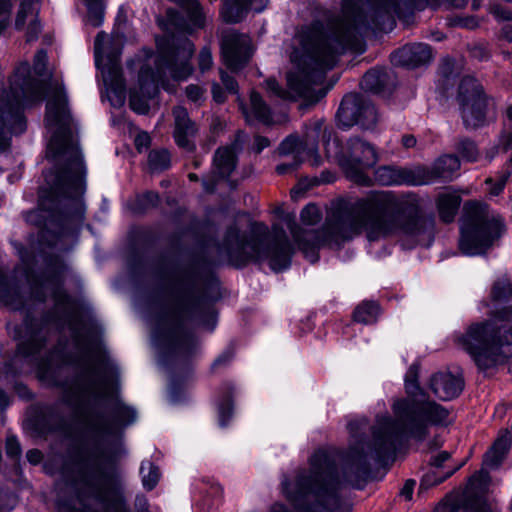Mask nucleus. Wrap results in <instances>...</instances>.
Masks as SVG:
<instances>
[{
    "label": "nucleus",
    "mask_w": 512,
    "mask_h": 512,
    "mask_svg": "<svg viewBox=\"0 0 512 512\" xmlns=\"http://www.w3.org/2000/svg\"><path fill=\"white\" fill-rule=\"evenodd\" d=\"M285 221L298 248L312 263L318 259L316 251L320 246L339 245L362 231L375 241L396 234L430 237L435 227L434 218L422 213L418 197L398 196L391 191H373L357 199L349 209L328 218L318 233L302 231L294 217L287 216Z\"/></svg>",
    "instance_id": "f257e3e1"
},
{
    "label": "nucleus",
    "mask_w": 512,
    "mask_h": 512,
    "mask_svg": "<svg viewBox=\"0 0 512 512\" xmlns=\"http://www.w3.org/2000/svg\"><path fill=\"white\" fill-rule=\"evenodd\" d=\"M405 389L409 398L397 399L392 405L394 419L378 417L372 429V444L365 442L367 420L359 418L348 423L350 445L341 458L343 480L352 485L367 475L369 459L382 457L393 451L405 437L423 440L430 426L446 425L450 412L441 404L425 399L418 384V367L409 368L405 377Z\"/></svg>",
    "instance_id": "f03ea898"
},
{
    "label": "nucleus",
    "mask_w": 512,
    "mask_h": 512,
    "mask_svg": "<svg viewBox=\"0 0 512 512\" xmlns=\"http://www.w3.org/2000/svg\"><path fill=\"white\" fill-rule=\"evenodd\" d=\"M45 122L51 133L46 156L54 162L55 168L44 175L40 207L48 211L59 210L67 220L80 224L85 214L86 167L75 136L67 96L58 83L50 87Z\"/></svg>",
    "instance_id": "7ed1b4c3"
},
{
    "label": "nucleus",
    "mask_w": 512,
    "mask_h": 512,
    "mask_svg": "<svg viewBox=\"0 0 512 512\" xmlns=\"http://www.w3.org/2000/svg\"><path fill=\"white\" fill-rule=\"evenodd\" d=\"M367 16L358 7L345 2L342 17L334 20L326 31L320 22L302 27L294 37L290 55L292 68L287 73L288 91L275 79L266 81L267 89L282 98L302 97L317 101L314 87L321 84L325 73L336 64L337 57L357 42L362 26H367ZM320 95V97H322Z\"/></svg>",
    "instance_id": "20e7f679"
},
{
    "label": "nucleus",
    "mask_w": 512,
    "mask_h": 512,
    "mask_svg": "<svg viewBox=\"0 0 512 512\" xmlns=\"http://www.w3.org/2000/svg\"><path fill=\"white\" fill-rule=\"evenodd\" d=\"M489 299L494 305H504L491 313L489 319L469 324L455 336L456 345L465 351L479 370L494 369L506 362L512 348V280L497 276L490 286Z\"/></svg>",
    "instance_id": "39448f33"
},
{
    "label": "nucleus",
    "mask_w": 512,
    "mask_h": 512,
    "mask_svg": "<svg viewBox=\"0 0 512 512\" xmlns=\"http://www.w3.org/2000/svg\"><path fill=\"white\" fill-rule=\"evenodd\" d=\"M157 48L158 54L154 59L155 71L142 67L138 77V88L130 90V107L139 114L148 112V100L155 95L158 84L162 83L166 76L183 80L193 72L190 59L194 53V45L189 39H157Z\"/></svg>",
    "instance_id": "423d86ee"
},
{
    "label": "nucleus",
    "mask_w": 512,
    "mask_h": 512,
    "mask_svg": "<svg viewBox=\"0 0 512 512\" xmlns=\"http://www.w3.org/2000/svg\"><path fill=\"white\" fill-rule=\"evenodd\" d=\"M274 241L267 244V228L254 224L249 237L240 234L236 225L230 226L225 234L222 249L235 265H244L248 261L268 260L272 270L278 272L289 267L292 247L283 229L273 227Z\"/></svg>",
    "instance_id": "0eeeda50"
},
{
    "label": "nucleus",
    "mask_w": 512,
    "mask_h": 512,
    "mask_svg": "<svg viewBox=\"0 0 512 512\" xmlns=\"http://www.w3.org/2000/svg\"><path fill=\"white\" fill-rule=\"evenodd\" d=\"M338 485L335 465L324 451H318L311 457L309 471L297 472L292 482L282 480L285 496L294 503L308 502L311 512L334 508L338 503Z\"/></svg>",
    "instance_id": "6e6552de"
},
{
    "label": "nucleus",
    "mask_w": 512,
    "mask_h": 512,
    "mask_svg": "<svg viewBox=\"0 0 512 512\" xmlns=\"http://www.w3.org/2000/svg\"><path fill=\"white\" fill-rule=\"evenodd\" d=\"M44 79L31 75L28 63H21L10 78L9 91L0 94V151L10 145L11 134H21L26 129L23 108L41 102L45 97Z\"/></svg>",
    "instance_id": "1a4fd4ad"
},
{
    "label": "nucleus",
    "mask_w": 512,
    "mask_h": 512,
    "mask_svg": "<svg viewBox=\"0 0 512 512\" xmlns=\"http://www.w3.org/2000/svg\"><path fill=\"white\" fill-rule=\"evenodd\" d=\"M465 218L461 227L460 250L469 256L485 253L503 233L501 217L480 202L464 206Z\"/></svg>",
    "instance_id": "9d476101"
},
{
    "label": "nucleus",
    "mask_w": 512,
    "mask_h": 512,
    "mask_svg": "<svg viewBox=\"0 0 512 512\" xmlns=\"http://www.w3.org/2000/svg\"><path fill=\"white\" fill-rule=\"evenodd\" d=\"M108 372L114 374L117 369L105 355L99 354L90 364L87 375L73 381L70 385L63 384V386H66L68 397L75 398L77 401L90 397H111L115 389L107 378Z\"/></svg>",
    "instance_id": "9b49d317"
},
{
    "label": "nucleus",
    "mask_w": 512,
    "mask_h": 512,
    "mask_svg": "<svg viewBox=\"0 0 512 512\" xmlns=\"http://www.w3.org/2000/svg\"><path fill=\"white\" fill-rule=\"evenodd\" d=\"M378 159V153L372 144L358 137H352L342 149L339 162L351 181L368 186L371 184V179L366 172L376 165Z\"/></svg>",
    "instance_id": "f8f14e48"
},
{
    "label": "nucleus",
    "mask_w": 512,
    "mask_h": 512,
    "mask_svg": "<svg viewBox=\"0 0 512 512\" xmlns=\"http://www.w3.org/2000/svg\"><path fill=\"white\" fill-rule=\"evenodd\" d=\"M321 138L327 154L329 155V145L331 131L324 126L322 121H315L307 127L304 138L299 140L296 136L286 137L278 147V153L282 156L293 155V158L304 160L307 156L311 166H319L321 157L318 154L317 140Z\"/></svg>",
    "instance_id": "ddd939ff"
},
{
    "label": "nucleus",
    "mask_w": 512,
    "mask_h": 512,
    "mask_svg": "<svg viewBox=\"0 0 512 512\" xmlns=\"http://www.w3.org/2000/svg\"><path fill=\"white\" fill-rule=\"evenodd\" d=\"M457 101L464 125L475 129L485 123L487 101L481 84L473 77H464L459 85Z\"/></svg>",
    "instance_id": "4468645a"
},
{
    "label": "nucleus",
    "mask_w": 512,
    "mask_h": 512,
    "mask_svg": "<svg viewBox=\"0 0 512 512\" xmlns=\"http://www.w3.org/2000/svg\"><path fill=\"white\" fill-rule=\"evenodd\" d=\"M83 480L107 512H129L124 496L112 485L110 476L99 465L87 463Z\"/></svg>",
    "instance_id": "2eb2a0df"
},
{
    "label": "nucleus",
    "mask_w": 512,
    "mask_h": 512,
    "mask_svg": "<svg viewBox=\"0 0 512 512\" xmlns=\"http://www.w3.org/2000/svg\"><path fill=\"white\" fill-rule=\"evenodd\" d=\"M106 38L107 35L104 32H99L95 38V62L96 66L102 71L107 90L115 95L117 104L122 105L125 100V84L121 74L119 53L114 55L104 53Z\"/></svg>",
    "instance_id": "dca6fc26"
},
{
    "label": "nucleus",
    "mask_w": 512,
    "mask_h": 512,
    "mask_svg": "<svg viewBox=\"0 0 512 512\" xmlns=\"http://www.w3.org/2000/svg\"><path fill=\"white\" fill-rule=\"evenodd\" d=\"M221 49L224 62L231 70L242 68L252 55L250 38L235 31H226L223 34Z\"/></svg>",
    "instance_id": "f3484780"
},
{
    "label": "nucleus",
    "mask_w": 512,
    "mask_h": 512,
    "mask_svg": "<svg viewBox=\"0 0 512 512\" xmlns=\"http://www.w3.org/2000/svg\"><path fill=\"white\" fill-rule=\"evenodd\" d=\"M460 168V161L455 155H443L431 166H417L415 173L421 180L420 185L430 184L438 179L451 180Z\"/></svg>",
    "instance_id": "a211bd4d"
},
{
    "label": "nucleus",
    "mask_w": 512,
    "mask_h": 512,
    "mask_svg": "<svg viewBox=\"0 0 512 512\" xmlns=\"http://www.w3.org/2000/svg\"><path fill=\"white\" fill-rule=\"evenodd\" d=\"M243 134L239 132L231 145L216 150L213 159L212 177L224 179L231 175L236 168V155L243 147Z\"/></svg>",
    "instance_id": "6ab92c4d"
},
{
    "label": "nucleus",
    "mask_w": 512,
    "mask_h": 512,
    "mask_svg": "<svg viewBox=\"0 0 512 512\" xmlns=\"http://www.w3.org/2000/svg\"><path fill=\"white\" fill-rule=\"evenodd\" d=\"M137 413L134 408L125 405L120 400L113 409V421L97 417L90 421L93 431L99 434H112L119 427H125L135 422Z\"/></svg>",
    "instance_id": "aec40b11"
},
{
    "label": "nucleus",
    "mask_w": 512,
    "mask_h": 512,
    "mask_svg": "<svg viewBox=\"0 0 512 512\" xmlns=\"http://www.w3.org/2000/svg\"><path fill=\"white\" fill-rule=\"evenodd\" d=\"M39 5L37 0H22L17 12L15 27L17 30L26 28V41L31 42L38 38L41 24L38 19Z\"/></svg>",
    "instance_id": "412c9836"
},
{
    "label": "nucleus",
    "mask_w": 512,
    "mask_h": 512,
    "mask_svg": "<svg viewBox=\"0 0 512 512\" xmlns=\"http://www.w3.org/2000/svg\"><path fill=\"white\" fill-rule=\"evenodd\" d=\"M174 132L173 136L177 145L188 151L194 149L193 138L197 133L196 124L190 119L187 110L178 106L173 109Z\"/></svg>",
    "instance_id": "4be33fe9"
},
{
    "label": "nucleus",
    "mask_w": 512,
    "mask_h": 512,
    "mask_svg": "<svg viewBox=\"0 0 512 512\" xmlns=\"http://www.w3.org/2000/svg\"><path fill=\"white\" fill-rule=\"evenodd\" d=\"M462 378L456 377L450 372H437L429 381V388L439 399L447 401L456 398L463 390Z\"/></svg>",
    "instance_id": "5701e85b"
},
{
    "label": "nucleus",
    "mask_w": 512,
    "mask_h": 512,
    "mask_svg": "<svg viewBox=\"0 0 512 512\" xmlns=\"http://www.w3.org/2000/svg\"><path fill=\"white\" fill-rule=\"evenodd\" d=\"M431 58L430 47L422 43L406 45L392 54V62L395 65L408 68H416L427 64Z\"/></svg>",
    "instance_id": "b1692460"
},
{
    "label": "nucleus",
    "mask_w": 512,
    "mask_h": 512,
    "mask_svg": "<svg viewBox=\"0 0 512 512\" xmlns=\"http://www.w3.org/2000/svg\"><path fill=\"white\" fill-rule=\"evenodd\" d=\"M375 180L378 184L383 186L410 184L420 185L421 180L413 169H403L395 166H381L376 169Z\"/></svg>",
    "instance_id": "393cba45"
},
{
    "label": "nucleus",
    "mask_w": 512,
    "mask_h": 512,
    "mask_svg": "<svg viewBox=\"0 0 512 512\" xmlns=\"http://www.w3.org/2000/svg\"><path fill=\"white\" fill-rule=\"evenodd\" d=\"M269 0H225L221 16L225 22L237 23L241 21L248 9L262 12Z\"/></svg>",
    "instance_id": "a878e982"
},
{
    "label": "nucleus",
    "mask_w": 512,
    "mask_h": 512,
    "mask_svg": "<svg viewBox=\"0 0 512 512\" xmlns=\"http://www.w3.org/2000/svg\"><path fill=\"white\" fill-rule=\"evenodd\" d=\"M366 102L367 99L358 94L350 93L345 95L337 111L340 125L346 128L357 125L360 113H362Z\"/></svg>",
    "instance_id": "bb28decb"
},
{
    "label": "nucleus",
    "mask_w": 512,
    "mask_h": 512,
    "mask_svg": "<svg viewBox=\"0 0 512 512\" xmlns=\"http://www.w3.org/2000/svg\"><path fill=\"white\" fill-rule=\"evenodd\" d=\"M434 512H497L485 500L479 497H467L462 502L439 504Z\"/></svg>",
    "instance_id": "cd10ccee"
},
{
    "label": "nucleus",
    "mask_w": 512,
    "mask_h": 512,
    "mask_svg": "<svg viewBox=\"0 0 512 512\" xmlns=\"http://www.w3.org/2000/svg\"><path fill=\"white\" fill-rule=\"evenodd\" d=\"M460 202L461 198L456 193L445 192L439 194L436 203L440 219L445 223L452 222L458 211Z\"/></svg>",
    "instance_id": "c85d7f7f"
},
{
    "label": "nucleus",
    "mask_w": 512,
    "mask_h": 512,
    "mask_svg": "<svg viewBox=\"0 0 512 512\" xmlns=\"http://www.w3.org/2000/svg\"><path fill=\"white\" fill-rule=\"evenodd\" d=\"M510 446V436L508 432L501 434L494 442L493 446L484 456L483 465L489 468L497 467L503 460Z\"/></svg>",
    "instance_id": "c756f323"
},
{
    "label": "nucleus",
    "mask_w": 512,
    "mask_h": 512,
    "mask_svg": "<svg viewBox=\"0 0 512 512\" xmlns=\"http://www.w3.org/2000/svg\"><path fill=\"white\" fill-rule=\"evenodd\" d=\"M0 301L12 309H18L22 304L17 288L12 286L2 275L0 276Z\"/></svg>",
    "instance_id": "7c9ffc66"
},
{
    "label": "nucleus",
    "mask_w": 512,
    "mask_h": 512,
    "mask_svg": "<svg viewBox=\"0 0 512 512\" xmlns=\"http://www.w3.org/2000/svg\"><path fill=\"white\" fill-rule=\"evenodd\" d=\"M379 315V306L375 302L366 301L357 306L353 317L356 322L372 324Z\"/></svg>",
    "instance_id": "2f4dec72"
},
{
    "label": "nucleus",
    "mask_w": 512,
    "mask_h": 512,
    "mask_svg": "<svg viewBox=\"0 0 512 512\" xmlns=\"http://www.w3.org/2000/svg\"><path fill=\"white\" fill-rule=\"evenodd\" d=\"M181 6L188 14L189 19L196 27L204 25V15L197 0H172Z\"/></svg>",
    "instance_id": "473e14b6"
},
{
    "label": "nucleus",
    "mask_w": 512,
    "mask_h": 512,
    "mask_svg": "<svg viewBox=\"0 0 512 512\" xmlns=\"http://www.w3.org/2000/svg\"><path fill=\"white\" fill-rule=\"evenodd\" d=\"M251 109L255 118L265 124L271 122L270 109L262 100L257 92H252L250 96Z\"/></svg>",
    "instance_id": "72a5a7b5"
},
{
    "label": "nucleus",
    "mask_w": 512,
    "mask_h": 512,
    "mask_svg": "<svg viewBox=\"0 0 512 512\" xmlns=\"http://www.w3.org/2000/svg\"><path fill=\"white\" fill-rule=\"evenodd\" d=\"M88 10V22L99 27L104 18V1L103 0H82Z\"/></svg>",
    "instance_id": "f704fd0d"
},
{
    "label": "nucleus",
    "mask_w": 512,
    "mask_h": 512,
    "mask_svg": "<svg viewBox=\"0 0 512 512\" xmlns=\"http://www.w3.org/2000/svg\"><path fill=\"white\" fill-rule=\"evenodd\" d=\"M140 473L144 487L148 490H152L159 480L160 473L158 468L150 461H147L141 465Z\"/></svg>",
    "instance_id": "c9c22d12"
},
{
    "label": "nucleus",
    "mask_w": 512,
    "mask_h": 512,
    "mask_svg": "<svg viewBox=\"0 0 512 512\" xmlns=\"http://www.w3.org/2000/svg\"><path fill=\"white\" fill-rule=\"evenodd\" d=\"M378 121V114L375 106L367 99L362 113H360L358 124L363 129H373Z\"/></svg>",
    "instance_id": "e433bc0d"
},
{
    "label": "nucleus",
    "mask_w": 512,
    "mask_h": 512,
    "mask_svg": "<svg viewBox=\"0 0 512 512\" xmlns=\"http://www.w3.org/2000/svg\"><path fill=\"white\" fill-rule=\"evenodd\" d=\"M148 163L152 170H165L170 166V154L167 150H152L148 156Z\"/></svg>",
    "instance_id": "4c0bfd02"
},
{
    "label": "nucleus",
    "mask_w": 512,
    "mask_h": 512,
    "mask_svg": "<svg viewBox=\"0 0 512 512\" xmlns=\"http://www.w3.org/2000/svg\"><path fill=\"white\" fill-rule=\"evenodd\" d=\"M361 85L364 89L378 92L384 85L383 76L378 70H370L365 73Z\"/></svg>",
    "instance_id": "58836bf2"
},
{
    "label": "nucleus",
    "mask_w": 512,
    "mask_h": 512,
    "mask_svg": "<svg viewBox=\"0 0 512 512\" xmlns=\"http://www.w3.org/2000/svg\"><path fill=\"white\" fill-rule=\"evenodd\" d=\"M42 347V339L38 335H32L27 341H21L18 351L23 356L33 355Z\"/></svg>",
    "instance_id": "ea45409f"
},
{
    "label": "nucleus",
    "mask_w": 512,
    "mask_h": 512,
    "mask_svg": "<svg viewBox=\"0 0 512 512\" xmlns=\"http://www.w3.org/2000/svg\"><path fill=\"white\" fill-rule=\"evenodd\" d=\"M322 218V214L320 209L314 205L309 204L303 208L301 211V221L305 225H315L318 223Z\"/></svg>",
    "instance_id": "a19ab883"
},
{
    "label": "nucleus",
    "mask_w": 512,
    "mask_h": 512,
    "mask_svg": "<svg viewBox=\"0 0 512 512\" xmlns=\"http://www.w3.org/2000/svg\"><path fill=\"white\" fill-rule=\"evenodd\" d=\"M457 151L467 161L474 162L478 158V150L476 145L470 140H461L458 143Z\"/></svg>",
    "instance_id": "79ce46f5"
},
{
    "label": "nucleus",
    "mask_w": 512,
    "mask_h": 512,
    "mask_svg": "<svg viewBox=\"0 0 512 512\" xmlns=\"http://www.w3.org/2000/svg\"><path fill=\"white\" fill-rule=\"evenodd\" d=\"M47 63V53L45 50H39L34 57L33 71L39 77H45V67Z\"/></svg>",
    "instance_id": "37998d69"
},
{
    "label": "nucleus",
    "mask_w": 512,
    "mask_h": 512,
    "mask_svg": "<svg viewBox=\"0 0 512 512\" xmlns=\"http://www.w3.org/2000/svg\"><path fill=\"white\" fill-rule=\"evenodd\" d=\"M509 176V173L503 174L502 176H500L496 183H493V180L491 178L486 179V183L492 185V187L489 190V194L492 196H498L503 191Z\"/></svg>",
    "instance_id": "c03bdc74"
},
{
    "label": "nucleus",
    "mask_w": 512,
    "mask_h": 512,
    "mask_svg": "<svg viewBox=\"0 0 512 512\" xmlns=\"http://www.w3.org/2000/svg\"><path fill=\"white\" fill-rule=\"evenodd\" d=\"M302 162H303L302 159L293 158L292 161L283 162V163L277 165L276 166V172L279 175L291 174V173H293L294 171L297 170V168L300 166V164Z\"/></svg>",
    "instance_id": "a18cd8bd"
},
{
    "label": "nucleus",
    "mask_w": 512,
    "mask_h": 512,
    "mask_svg": "<svg viewBox=\"0 0 512 512\" xmlns=\"http://www.w3.org/2000/svg\"><path fill=\"white\" fill-rule=\"evenodd\" d=\"M198 64H199V68L202 72L211 68V66L213 64V60H212V54H211L210 49L205 47L200 51L199 58H198Z\"/></svg>",
    "instance_id": "49530a36"
},
{
    "label": "nucleus",
    "mask_w": 512,
    "mask_h": 512,
    "mask_svg": "<svg viewBox=\"0 0 512 512\" xmlns=\"http://www.w3.org/2000/svg\"><path fill=\"white\" fill-rule=\"evenodd\" d=\"M6 453L9 457L18 458L21 454V447L16 437L10 436L6 440Z\"/></svg>",
    "instance_id": "de8ad7c7"
},
{
    "label": "nucleus",
    "mask_w": 512,
    "mask_h": 512,
    "mask_svg": "<svg viewBox=\"0 0 512 512\" xmlns=\"http://www.w3.org/2000/svg\"><path fill=\"white\" fill-rule=\"evenodd\" d=\"M138 201L141 203L142 209H148L158 204L159 196L154 192H146L138 198Z\"/></svg>",
    "instance_id": "09e8293b"
},
{
    "label": "nucleus",
    "mask_w": 512,
    "mask_h": 512,
    "mask_svg": "<svg viewBox=\"0 0 512 512\" xmlns=\"http://www.w3.org/2000/svg\"><path fill=\"white\" fill-rule=\"evenodd\" d=\"M396 10V0H377L376 14L386 15Z\"/></svg>",
    "instance_id": "8fccbe9b"
},
{
    "label": "nucleus",
    "mask_w": 512,
    "mask_h": 512,
    "mask_svg": "<svg viewBox=\"0 0 512 512\" xmlns=\"http://www.w3.org/2000/svg\"><path fill=\"white\" fill-rule=\"evenodd\" d=\"M488 482L489 474L484 470H481L478 473L474 474L470 479V485L479 489L486 487Z\"/></svg>",
    "instance_id": "3c124183"
},
{
    "label": "nucleus",
    "mask_w": 512,
    "mask_h": 512,
    "mask_svg": "<svg viewBox=\"0 0 512 512\" xmlns=\"http://www.w3.org/2000/svg\"><path fill=\"white\" fill-rule=\"evenodd\" d=\"M232 404L230 400H226L219 406V421L221 426H225L232 415Z\"/></svg>",
    "instance_id": "603ef678"
},
{
    "label": "nucleus",
    "mask_w": 512,
    "mask_h": 512,
    "mask_svg": "<svg viewBox=\"0 0 512 512\" xmlns=\"http://www.w3.org/2000/svg\"><path fill=\"white\" fill-rule=\"evenodd\" d=\"M186 95L189 100L198 103L203 98L204 89L198 85L191 84L186 87Z\"/></svg>",
    "instance_id": "864d4df0"
},
{
    "label": "nucleus",
    "mask_w": 512,
    "mask_h": 512,
    "mask_svg": "<svg viewBox=\"0 0 512 512\" xmlns=\"http://www.w3.org/2000/svg\"><path fill=\"white\" fill-rule=\"evenodd\" d=\"M458 468H459V466H455L452 469H450L448 472H446L443 476H439L432 481H430V479H429L430 476L426 475L425 478L421 481L420 489H423L424 487H427L429 485H436V484L441 483L446 478L450 477Z\"/></svg>",
    "instance_id": "5fc2aeb1"
},
{
    "label": "nucleus",
    "mask_w": 512,
    "mask_h": 512,
    "mask_svg": "<svg viewBox=\"0 0 512 512\" xmlns=\"http://www.w3.org/2000/svg\"><path fill=\"white\" fill-rule=\"evenodd\" d=\"M150 144V136L146 132L139 133L135 138V146L141 151L142 149L148 148Z\"/></svg>",
    "instance_id": "6e6d98bb"
},
{
    "label": "nucleus",
    "mask_w": 512,
    "mask_h": 512,
    "mask_svg": "<svg viewBox=\"0 0 512 512\" xmlns=\"http://www.w3.org/2000/svg\"><path fill=\"white\" fill-rule=\"evenodd\" d=\"M221 81L229 92H236L237 84L232 76L221 71Z\"/></svg>",
    "instance_id": "4d7b16f0"
},
{
    "label": "nucleus",
    "mask_w": 512,
    "mask_h": 512,
    "mask_svg": "<svg viewBox=\"0 0 512 512\" xmlns=\"http://www.w3.org/2000/svg\"><path fill=\"white\" fill-rule=\"evenodd\" d=\"M233 358L232 351H226L223 354H221L212 364V369H217L220 366L226 365L231 361Z\"/></svg>",
    "instance_id": "13d9d810"
},
{
    "label": "nucleus",
    "mask_w": 512,
    "mask_h": 512,
    "mask_svg": "<svg viewBox=\"0 0 512 512\" xmlns=\"http://www.w3.org/2000/svg\"><path fill=\"white\" fill-rule=\"evenodd\" d=\"M270 146V141L268 138L263 136H256L254 141V149L256 153H261V151Z\"/></svg>",
    "instance_id": "bf43d9fd"
},
{
    "label": "nucleus",
    "mask_w": 512,
    "mask_h": 512,
    "mask_svg": "<svg viewBox=\"0 0 512 512\" xmlns=\"http://www.w3.org/2000/svg\"><path fill=\"white\" fill-rule=\"evenodd\" d=\"M450 458V454L446 451L440 452L432 459V464L436 468H440Z\"/></svg>",
    "instance_id": "052dcab7"
},
{
    "label": "nucleus",
    "mask_w": 512,
    "mask_h": 512,
    "mask_svg": "<svg viewBox=\"0 0 512 512\" xmlns=\"http://www.w3.org/2000/svg\"><path fill=\"white\" fill-rule=\"evenodd\" d=\"M26 457L31 464H38L42 460V453L37 449H31L27 452Z\"/></svg>",
    "instance_id": "680f3d73"
},
{
    "label": "nucleus",
    "mask_w": 512,
    "mask_h": 512,
    "mask_svg": "<svg viewBox=\"0 0 512 512\" xmlns=\"http://www.w3.org/2000/svg\"><path fill=\"white\" fill-rule=\"evenodd\" d=\"M414 485H415V481L414 480H407L405 485L403 486L402 490H401V494L407 499V500H410L411 497H412V493H413V488H414Z\"/></svg>",
    "instance_id": "e2e57ef3"
},
{
    "label": "nucleus",
    "mask_w": 512,
    "mask_h": 512,
    "mask_svg": "<svg viewBox=\"0 0 512 512\" xmlns=\"http://www.w3.org/2000/svg\"><path fill=\"white\" fill-rule=\"evenodd\" d=\"M39 373L41 378L43 379H50L52 377V369L50 364L43 363L39 367Z\"/></svg>",
    "instance_id": "0e129e2a"
},
{
    "label": "nucleus",
    "mask_w": 512,
    "mask_h": 512,
    "mask_svg": "<svg viewBox=\"0 0 512 512\" xmlns=\"http://www.w3.org/2000/svg\"><path fill=\"white\" fill-rule=\"evenodd\" d=\"M190 310L187 307L181 306L174 314L173 319L175 322H180L183 320L186 314H189Z\"/></svg>",
    "instance_id": "69168bd1"
},
{
    "label": "nucleus",
    "mask_w": 512,
    "mask_h": 512,
    "mask_svg": "<svg viewBox=\"0 0 512 512\" xmlns=\"http://www.w3.org/2000/svg\"><path fill=\"white\" fill-rule=\"evenodd\" d=\"M402 145L405 147V148H412L416 145V138L413 136V135H404L402 137Z\"/></svg>",
    "instance_id": "338daca9"
},
{
    "label": "nucleus",
    "mask_w": 512,
    "mask_h": 512,
    "mask_svg": "<svg viewBox=\"0 0 512 512\" xmlns=\"http://www.w3.org/2000/svg\"><path fill=\"white\" fill-rule=\"evenodd\" d=\"M500 145L503 147L505 151L508 149H512V134L502 136L500 140Z\"/></svg>",
    "instance_id": "774afa93"
}]
</instances>
